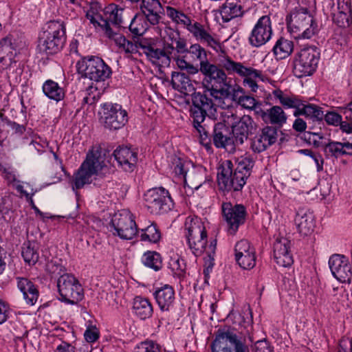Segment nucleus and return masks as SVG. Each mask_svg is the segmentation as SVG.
Segmentation results:
<instances>
[{
    "label": "nucleus",
    "instance_id": "nucleus-5",
    "mask_svg": "<svg viewBox=\"0 0 352 352\" xmlns=\"http://www.w3.org/2000/svg\"><path fill=\"white\" fill-rule=\"evenodd\" d=\"M252 342V338L242 331L239 333L228 327L220 328L214 333L210 352H250L249 346Z\"/></svg>",
    "mask_w": 352,
    "mask_h": 352
},
{
    "label": "nucleus",
    "instance_id": "nucleus-42",
    "mask_svg": "<svg viewBox=\"0 0 352 352\" xmlns=\"http://www.w3.org/2000/svg\"><path fill=\"white\" fill-rule=\"evenodd\" d=\"M187 185L192 189L197 190L206 182L205 169L201 166L194 167L191 166V170L187 177Z\"/></svg>",
    "mask_w": 352,
    "mask_h": 352
},
{
    "label": "nucleus",
    "instance_id": "nucleus-59",
    "mask_svg": "<svg viewBox=\"0 0 352 352\" xmlns=\"http://www.w3.org/2000/svg\"><path fill=\"white\" fill-rule=\"evenodd\" d=\"M172 38L173 40L175 51L179 54H184L188 52V49L186 46V43L184 39L179 37L177 32H172Z\"/></svg>",
    "mask_w": 352,
    "mask_h": 352
},
{
    "label": "nucleus",
    "instance_id": "nucleus-53",
    "mask_svg": "<svg viewBox=\"0 0 352 352\" xmlns=\"http://www.w3.org/2000/svg\"><path fill=\"white\" fill-rule=\"evenodd\" d=\"M173 172L175 175L184 179L185 184H187L186 177L190 172L189 167L191 166L188 162H184L181 159L177 158L173 163Z\"/></svg>",
    "mask_w": 352,
    "mask_h": 352
},
{
    "label": "nucleus",
    "instance_id": "nucleus-38",
    "mask_svg": "<svg viewBox=\"0 0 352 352\" xmlns=\"http://www.w3.org/2000/svg\"><path fill=\"white\" fill-rule=\"evenodd\" d=\"M324 151L327 157L336 158L343 155H352V143L330 142L325 144Z\"/></svg>",
    "mask_w": 352,
    "mask_h": 352
},
{
    "label": "nucleus",
    "instance_id": "nucleus-28",
    "mask_svg": "<svg viewBox=\"0 0 352 352\" xmlns=\"http://www.w3.org/2000/svg\"><path fill=\"white\" fill-rule=\"evenodd\" d=\"M118 164L126 172H133L138 162L137 153L128 147H118L113 153Z\"/></svg>",
    "mask_w": 352,
    "mask_h": 352
},
{
    "label": "nucleus",
    "instance_id": "nucleus-13",
    "mask_svg": "<svg viewBox=\"0 0 352 352\" xmlns=\"http://www.w3.org/2000/svg\"><path fill=\"white\" fill-rule=\"evenodd\" d=\"M320 53L314 46L303 47L293 61V73L297 78L311 75L316 69Z\"/></svg>",
    "mask_w": 352,
    "mask_h": 352
},
{
    "label": "nucleus",
    "instance_id": "nucleus-48",
    "mask_svg": "<svg viewBox=\"0 0 352 352\" xmlns=\"http://www.w3.org/2000/svg\"><path fill=\"white\" fill-rule=\"evenodd\" d=\"M140 232L141 234L139 235V237L142 241L156 243L161 238L160 232L154 223H151L146 228L141 229Z\"/></svg>",
    "mask_w": 352,
    "mask_h": 352
},
{
    "label": "nucleus",
    "instance_id": "nucleus-50",
    "mask_svg": "<svg viewBox=\"0 0 352 352\" xmlns=\"http://www.w3.org/2000/svg\"><path fill=\"white\" fill-rule=\"evenodd\" d=\"M327 8H330L331 14H351L349 1H327Z\"/></svg>",
    "mask_w": 352,
    "mask_h": 352
},
{
    "label": "nucleus",
    "instance_id": "nucleus-22",
    "mask_svg": "<svg viewBox=\"0 0 352 352\" xmlns=\"http://www.w3.org/2000/svg\"><path fill=\"white\" fill-rule=\"evenodd\" d=\"M230 118L233 121H230V117H228L227 122L232 128V132L235 138L234 142L236 145L242 144L247 140L248 133L252 131L254 121L248 115H244L238 119L233 113H232Z\"/></svg>",
    "mask_w": 352,
    "mask_h": 352
},
{
    "label": "nucleus",
    "instance_id": "nucleus-18",
    "mask_svg": "<svg viewBox=\"0 0 352 352\" xmlns=\"http://www.w3.org/2000/svg\"><path fill=\"white\" fill-rule=\"evenodd\" d=\"M222 213L228 225V232L234 234L239 227L243 224L246 217L245 208L241 204L232 205L230 202H224L221 206Z\"/></svg>",
    "mask_w": 352,
    "mask_h": 352
},
{
    "label": "nucleus",
    "instance_id": "nucleus-14",
    "mask_svg": "<svg viewBox=\"0 0 352 352\" xmlns=\"http://www.w3.org/2000/svg\"><path fill=\"white\" fill-rule=\"evenodd\" d=\"M144 203L147 210L154 214L166 213L173 208L168 191L162 187L148 190L144 195Z\"/></svg>",
    "mask_w": 352,
    "mask_h": 352
},
{
    "label": "nucleus",
    "instance_id": "nucleus-47",
    "mask_svg": "<svg viewBox=\"0 0 352 352\" xmlns=\"http://www.w3.org/2000/svg\"><path fill=\"white\" fill-rule=\"evenodd\" d=\"M22 256L25 263L29 265L35 264L38 259V246L35 243L28 241L22 248Z\"/></svg>",
    "mask_w": 352,
    "mask_h": 352
},
{
    "label": "nucleus",
    "instance_id": "nucleus-25",
    "mask_svg": "<svg viewBox=\"0 0 352 352\" xmlns=\"http://www.w3.org/2000/svg\"><path fill=\"white\" fill-rule=\"evenodd\" d=\"M290 243V241L285 237L277 238L274 243L273 256L279 266L288 267L294 263Z\"/></svg>",
    "mask_w": 352,
    "mask_h": 352
},
{
    "label": "nucleus",
    "instance_id": "nucleus-20",
    "mask_svg": "<svg viewBox=\"0 0 352 352\" xmlns=\"http://www.w3.org/2000/svg\"><path fill=\"white\" fill-rule=\"evenodd\" d=\"M333 276L341 283H350L352 279V265L349 259L341 254H333L329 260Z\"/></svg>",
    "mask_w": 352,
    "mask_h": 352
},
{
    "label": "nucleus",
    "instance_id": "nucleus-37",
    "mask_svg": "<svg viewBox=\"0 0 352 352\" xmlns=\"http://www.w3.org/2000/svg\"><path fill=\"white\" fill-rule=\"evenodd\" d=\"M272 94L274 98L278 100L280 104L285 109H294V113H296L300 109L304 102L301 97L287 94L280 89L274 90Z\"/></svg>",
    "mask_w": 352,
    "mask_h": 352
},
{
    "label": "nucleus",
    "instance_id": "nucleus-43",
    "mask_svg": "<svg viewBox=\"0 0 352 352\" xmlns=\"http://www.w3.org/2000/svg\"><path fill=\"white\" fill-rule=\"evenodd\" d=\"M293 50V42L284 38H279L273 47V52L276 58L280 60L288 57Z\"/></svg>",
    "mask_w": 352,
    "mask_h": 352
},
{
    "label": "nucleus",
    "instance_id": "nucleus-52",
    "mask_svg": "<svg viewBox=\"0 0 352 352\" xmlns=\"http://www.w3.org/2000/svg\"><path fill=\"white\" fill-rule=\"evenodd\" d=\"M168 15L177 23L183 24L188 30V28L192 25L190 19L183 12H181L175 8H167Z\"/></svg>",
    "mask_w": 352,
    "mask_h": 352
},
{
    "label": "nucleus",
    "instance_id": "nucleus-6",
    "mask_svg": "<svg viewBox=\"0 0 352 352\" xmlns=\"http://www.w3.org/2000/svg\"><path fill=\"white\" fill-rule=\"evenodd\" d=\"M287 21V28L295 38L309 39L318 32V25L307 8L296 7Z\"/></svg>",
    "mask_w": 352,
    "mask_h": 352
},
{
    "label": "nucleus",
    "instance_id": "nucleus-29",
    "mask_svg": "<svg viewBox=\"0 0 352 352\" xmlns=\"http://www.w3.org/2000/svg\"><path fill=\"white\" fill-rule=\"evenodd\" d=\"M294 222L299 233L305 236L311 234L316 226L313 212L305 208L297 210Z\"/></svg>",
    "mask_w": 352,
    "mask_h": 352
},
{
    "label": "nucleus",
    "instance_id": "nucleus-60",
    "mask_svg": "<svg viewBox=\"0 0 352 352\" xmlns=\"http://www.w3.org/2000/svg\"><path fill=\"white\" fill-rule=\"evenodd\" d=\"M0 171L2 173L4 179L9 184L14 185L18 182V180H16V172L10 167L0 165Z\"/></svg>",
    "mask_w": 352,
    "mask_h": 352
},
{
    "label": "nucleus",
    "instance_id": "nucleus-9",
    "mask_svg": "<svg viewBox=\"0 0 352 352\" xmlns=\"http://www.w3.org/2000/svg\"><path fill=\"white\" fill-rule=\"evenodd\" d=\"M78 72L97 84L105 82L111 74V68L97 56L85 57L76 64Z\"/></svg>",
    "mask_w": 352,
    "mask_h": 352
},
{
    "label": "nucleus",
    "instance_id": "nucleus-56",
    "mask_svg": "<svg viewBox=\"0 0 352 352\" xmlns=\"http://www.w3.org/2000/svg\"><path fill=\"white\" fill-rule=\"evenodd\" d=\"M13 186L19 192L24 195L28 201L33 204L32 196L36 192V190H34L29 184L26 183L25 186H24L18 181Z\"/></svg>",
    "mask_w": 352,
    "mask_h": 352
},
{
    "label": "nucleus",
    "instance_id": "nucleus-23",
    "mask_svg": "<svg viewBox=\"0 0 352 352\" xmlns=\"http://www.w3.org/2000/svg\"><path fill=\"white\" fill-rule=\"evenodd\" d=\"M235 259L238 265L243 270H251L256 265V252L253 246L247 240L237 242L234 248Z\"/></svg>",
    "mask_w": 352,
    "mask_h": 352
},
{
    "label": "nucleus",
    "instance_id": "nucleus-10",
    "mask_svg": "<svg viewBox=\"0 0 352 352\" xmlns=\"http://www.w3.org/2000/svg\"><path fill=\"white\" fill-rule=\"evenodd\" d=\"M102 163L103 161L98 151L88 153L86 160L74 176L73 189H80L85 184H90L93 180V177L97 175L101 170Z\"/></svg>",
    "mask_w": 352,
    "mask_h": 352
},
{
    "label": "nucleus",
    "instance_id": "nucleus-12",
    "mask_svg": "<svg viewBox=\"0 0 352 352\" xmlns=\"http://www.w3.org/2000/svg\"><path fill=\"white\" fill-rule=\"evenodd\" d=\"M170 38L171 43L166 42L164 49L158 48L157 41L152 38H142L138 43H133V45H136L137 50L141 49L148 59L153 63L158 64L160 60H162V63H166L170 61V56L173 58L175 56L174 54L175 50V44L172 37Z\"/></svg>",
    "mask_w": 352,
    "mask_h": 352
},
{
    "label": "nucleus",
    "instance_id": "nucleus-58",
    "mask_svg": "<svg viewBox=\"0 0 352 352\" xmlns=\"http://www.w3.org/2000/svg\"><path fill=\"white\" fill-rule=\"evenodd\" d=\"M94 88L95 89L96 91H103L105 89V87L104 86V84H102V86H101L100 87H97L96 85L94 87L93 84L91 86H89V87L86 90L85 96H83L82 104H91L96 102V95L91 94L92 89Z\"/></svg>",
    "mask_w": 352,
    "mask_h": 352
},
{
    "label": "nucleus",
    "instance_id": "nucleus-36",
    "mask_svg": "<svg viewBox=\"0 0 352 352\" xmlns=\"http://www.w3.org/2000/svg\"><path fill=\"white\" fill-rule=\"evenodd\" d=\"M333 16V20L335 24L338 27L335 30L332 38L338 42H340L344 39L345 30L350 28L352 30V16L351 14H331Z\"/></svg>",
    "mask_w": 352,
    "mask_h": 352
},
{
    "label": "nucleus",
    "instance_id": "nucleus-3",
    "mask_svg": "<svg viewBox=\"0 0 352 352\" xmlns=\"http://www.w3.org/2000/svg\"><path fill=\"white\" fill-rule=\"evenodd\" d=\"M47 268L51 274L59 276L57 288L60 301L74 305L83 299V288L74 275L65 273V270L63 266L52 262L47 264Z\"/></svg>",
    "mask_w": 352,
    "mask_h": 352
},
{
    "label": "nucleus",
    "instance_id": "nucleus-8",
    "mask_svg": "<svg viewBox=\"0 0 352 352\" xmlns=\"http://www.w3.org/2000/svg\"><path fill=\"white\" fill-rule=\"evenodd\" d=\"M219 65L229 74H237L244 78L243 81L244 86L249 87L253 92H256L258 87L254 79H258L262 82L268 80V77L261 70L246 67L242 63L233 60L230 56L224 55L220 56Z\"/></svg>",
    "mask_w": 352,
    "mask_h": 352
},
{
    "label": "nucleus",
    "instance_id": "nucleus-57",
    "mask_svg": "<svg viewBox=\"0 0 352 352\" xmlns=\"http://www.w3.org/2000/svg\"><path fill=\"white\" fill-rule=\"evenodd\" d=\"M134 352H160V346L152 340H146L136 345Z\"/></svg>",
    "mask_w": 352,
    "mask_h": 352
},
{
    "label": "nucleus",
    "instance_id": "nucleus-32",
    "mask_svg": "<svg viewBox=\"0 0 352 352\" xmlns=\"http://www.w3.org/2000/svg\"><path fill=\"white\" fill-rule=\"evenodd\" d=\"M140 10L151 25H157L162 19L164 8L160 1H142Z\"/></svg>",
    "mask_w": 352,
    "mask_h": 352
},
{
    "label": "nucleus",
    "instance_id": "nucleus-49",
    "mask_svg": "<svg viewBox=\"0 0 352 352\" xmlns=\"http://www.w3.org/2000/svg\"><path fill=\"white\" fill-rule=\"evenodd\" d=\"M147 30V23L144 19L138 14H136L131 21L129 30L134 35H142Z\"/></svg>",
    "mask_w": 352,
    "mask_h": 352
},
{
    "label": "nucleus",
    "instance_id": "nucleus-26",
    "mask_svg": "<svg viewBox=\"0 0 352 352\" xmlns=\"http://www.w3.org/2000/svg\"><path fill=\"white\" fill-rule=\"evenodd\" d=\"M276 140L277 130L273 126H266L251 140L250 148L255 153H261L275 143Z\"/></svg>",
    "mask_w": 352,
    "mask_h": 352
},
{
    "label": "nucleus",
    "instance_id": "nucleus-7",
    "mask_svg": "<svg viewBox=\"0 0 352 352\" xmlns=\"http://www.w3.org/2000/svg\"><path fill=\"white\" fill-rule=\"evenodd\" d=\"M65 39V25L63 21H50L39 36V50L47 54H56L62 49Z\"/></svg>",
    "mask_w": 352,
    "mask_h": 352
},
{
    "label": "nucleus",
    "instance_id": "nucleus-55",
    "mask_svg": "<svg viewBox=\"0 0 352 352\" xmlns=\"http://www.w3.org/2000/svg\"><path fill=\"white\" fill-rule=\"evenodd\" d=\"M168 265L173 273L178 276H182L186 269L184 260L177 256L170 258Z\"/></svg>",
    "mask_w": 352,
    "mask_h": 352
},
{
    "label": "nucleus",
    "instance_id": "nucleus-4",
    "mask_svg": "<svg viewBox=\"0 0 352 352\" xmlns=\"http://www.w3.org/2000/svg\"><path fill=\"white\" fill-rule=\"evenodd\" d=\"M184 226L188 247L195 256H198L206 252L210 258L214 254L216 240L211 241L210 245L207 246V232L201 219L197 217H188Z\"/></svg>",
    "mask_w": 352,
    "mask_h": 352
},
{
    "label": "nucleus",
    "instance_id": "nucleus-45",
    "mask_svg": "<svg viewBox=\"0 0 352 352\" xmlns=\"http://www.w3.org/2000/svg\"><path fill=\"white\" fill-rule=\"evenodd\" d=\"M142 263L155 271H159L162 267V260L160 254L155 251H148L142 256Z\"/></svg>",
    "mask_w": 352,
    "mask_h": 352
},
{
    "label": "nucleus",
    "instance_id": "nucleus-1",
    "mask_svg": "<svg viewBox=\"0 0 352 352\" xmlns=\"http://www.w3.org/2000/svg\"><path fill=\"white\" fill-rule=\"evenodd\" d=\"M206 89L204 93L195 92L192 96V107L190 115L192 119L193 126L197 131L200 143L206 148L210 147L211 137L209 122H213L212 117L214 116L217 111V102L214 103L212 97Z\"/></svg>",
    "mask_w": 352,
    "mask_h": 352
},
{
    "label": "nucleus",
    "instance_id": "nucleus-51",
    "mask_svg": "<svg viewBox=\"0 0 352 352\" xmlns=\"http://www.w3.org/2000/svg\"><path fill=\"white\" fill-rule=\"evenodd\" d=\"M188 52L192 56V58L199 61V67L202 64L208 62L206 51L199 44L192 45L188 49Z\"/></svg>",
    "mask_w": 352,
    "mask_h": 352
},
{
    "label": "nucleus",
    "instance_id": "nucleus-19",
    "mask_svg": "<svg viewBox=\"0 0 352 352\" xmlns=\"http://www.w3.org/2000/svg\"><path fill=\"white\" fill-rule=\"evenodd\" d=\"M272 34L270 17L268 15L262 16L251 31L248 38L249 43L253 47H261L271 39Z\"/></svg>",
    "mask_w": 352,
    "mask_h": 352
},
{
    "label": "nucleus",
    "instance_id": "nucleus-2",
    "mask_svg": "<svg viewBox=\"0 0 352 352\" xmlns=\"http://www.w3.org/2000/svg\"><path fill=\"white\" fill-rule=\"evenodd\" d=\"M86 13V17L98 31H102L110 39L115 41L121 51L126 54H131L137 51L136 45L126 38L116 33L110 26V23L104 19L100 14L102 8L99 1H88L87 6L83 8Z\"/></svg>",
    "mask_w": 352,
    "mask_h": 352
},
{
    "label": "nucleus",
    "instance_id": "nucleus-27",
    "mask_svg": "<svg viewBox=\"0 0 352 352\" xmlns=\"http://www.w3.org/2000/svg\"><path fill=\"white\" fill-rule=\"evenodd\" d=\"M16 53V46L12 36H8L0 41V62L5 69L10 70L16 66L17 61L14 60Z\"/></svg>",
    "mask_w": 352,
    "mask_h": 352
},
{
    "label": "nucleus",
    "instance_id": "nucleus-11",
    "mask_svg": "<svg viewBox=\"0 0 352 352\" xmlns=\"http://www.w3.org/2000/svg\"><path fill=\"white\" fill-rule=\"evenodd\" d=\"M247 177L234 169L230 160L223 161L218 168L217 181L219 189L223 191H239L246 183Z\"/></svg>",
    "mask_w": 352,
    "mask_h": 352
},
{
    "label": "nucleus",
    "instance_id": "nucleus-44",
    "mask_svg": "<svg viewBox=\"0 0 352 352\" xmlns=\"http://www.w3.org/2000/svg\"><path fill=\"white\" fill-rule=\"evenodd\" d=\"M220 14L223 22H228L232 19L242 15V8L235 2L226 1L221 8Z\"/></svg>",
    "mask_w": 352,
    "mask_h": 352
},
{
    "label": "nucleus",
    "instance_id": "nucleus-64",
    "mask_svg": "<svg viewBox=\"0 0 352 352\" xmlns=\"http://www.w3.org/2000/svg\"><path fill=\"white\" fill-rule=\"evenodd\" d=\"M239 104L245 109H256V100L253 97L247 96L245 94L243 95V96L241 99V101L239 103Z\"/></svg>",
    "mask_w": 352,
    "mask_h": 352
},
{
    "label": "nucleus",
    "instance_id": "nucleus-62",
    "mask_svg": "<svg viewBox=\"0 0 352 352\" xmlns=\"http://www.w3.org/2000/svg\"><path fill=\"white\" fill-rule=\"evenodd\" d=\"M323 119H324L329 124L338 126L342 121V116L339 113L330 111L327 113L325 115L324 114Z\"/></svg>",
    "mask_w": 352,
    "mask_h": 352
},
{
    "label": "nucleus",
    "instance_id": "nucleus-30",
    "mask_svg": "<svg viewBox=\"0 0 352 352\" xmlns=\"http://www.w3.org/2000/svg\"><path fill=\"white\" fill-rule=\"evenodd\" d=\"M156 302L162 311H169L175 303V290L173 287L165 285L157 288L153 293Z\"/></svg>",
    "mask_w": 352,
    "mask_h": 352
},
{
    "label": "nucleus",
    "instance_id": "nucleus-39",
    "mask_svg": "<svg viewBox=\"0 0 352 352\" xmlns=\"http://www.w3.org/2000/svg\"><path fill=\"white\" fill-rule=\"evenodd\" d=\"M294 116L295 117L304 116L313 122H321L324 118V111L318 105L304 100L300 109L294 113Z\"/></svg>",
    "mask_w": 352,
    "mask_h": 352
},
{
    "label": "nucleus",
    "instance_id": "nucleus-40",
    "mask_svg": "<svg viewBox=\"0 0 352 352\" xmlns=\"http://www.w3.org/2000/svg\"><path fill=\"white\" fill-rule=\"evenodd\" d=\"M133 309L135 315L141 320L149 318L153 313V307L150 300L142 296L135 297Z\"/></svg>",
    "mask_w": 352,
    "mask_h": 352
},
{
    "label": "nucleus",
    "instance_id": "nucleus-16",
    "mask_svg": "<svg viewBox=\"0 0 352 352\" xmlns=\"http://www.w3.org/2000/svg\"><path fill=\"white\" fill-rule=\"evenodd\" d=\"M113 234L122 239L131 240L137 235L138 230L134 217L129 212L117 213L111 220Z\"/></svg>",
    "mask_w": 352,
    "mask_h": 352
},
{
    "label": "nucleus",
    "instance_id": "nucleus-63",
    "mask_svg": "<svg viewBox=\"0 0 352 352\" xmlns=\"http://www.w3.org/2000/svg\"><path fill=\"white\" fill-rule=\"evenodd\" d=\"M253 351L254 352H273V348L265 340H261L256 342Z\"/></svg>",
    "mask_w": 352,
    "mask_h": 352
},
{
    "label": "nucleus",
    "instance_id": "nucleus-21",
    "mask_svg": "<svg viewBox=\"0 0 352 352\" xmlns=\"http://www.w3.org/2000/svg\"><path fill=\"white\" fill-rule=\"evenodd\" d=\"M218 64L219 63L218 62ZM200 72L204 75L203 84L206 89L214 88V85H224L228 80L224 68L212 64L209 61L199 67Z\"/></svg>",
    "mask_w": 352,
    "mask_h": 352
},
{
    "label": "nucleus",
    "instance_id": "nucleus-33",
    "mask_svg": "<svg viewBox=\"0 0 352 352\" xmlns=\"http://www.w3.org/2000/svg\"><path fill=\"white\" fill-rule=\"evenodd\" d=\"M18 289L23 294V298L29 305H34L38 298V291L34 284L28 278L16 277Z\"/></svg>",
    "mask_w": 352,
    "mask_h": 352
},
{
    "label": "nucleus",
    "instance_id": "nucleus-17",
    "mask_svg": "<svg viewBox=\"0 0 352 352\" xmlns=\"http://www.w3.org/2000/svg\"><path fill=\"white\" fill-rule=\"evenodd\" d=\"M102 119L105 128L117 130L124 126L128 122V115L120 104L105 103L102 106Z\"/></svg>",
    "mask_w": 352,
    "mask_h": 352
},
{
    "label": "nucleus",
    "instance_id": "nucleus-34",
    "mask_svg": "<svg viewBox=\"0 0 352 352\" xmlns=\"http://www.w3.org/2000/svg\"><path fill=\"white\" fill-rule=\"evenodd\" d=\"M256 113L262 118L265 122L282 126L287 122V115L280 106L275 105L267 111L261 109L256 111Z\"/></svg>",
    "mask_w": 352,
    "mask_h": 352
},
{
    "label": "nucleus",
    "instance_id": "nucleus-31",
    "mask_svg": "<svg viewBox=\"0 0 352 352\" xmlns=\"http://www.w3.org/2000/svg\"><path fill=\"white\" fill-rule=\"evenodd\" d=\"M208 125L210 128V125H212V140L216 147L227 149L228 146H232L234 141L229 137V131L223 123H215L213 120V122H209Z\"/></svg>",
    "mask_w": 352,
    "mask_h": 352
},
{
    "label": "nucleus",
    "instance_id": "nucleus-15",
    "mask_svg": "<svg viewBox=\"0 0 352 352\" xmlns=\"http://www.w3.org/2000/svg\"><path fill=\"white\" fill-rule=\"evenodd\" d=\"M208 92L221 109L232 107L233 102L239 104L245 94L244 89L239 85L236 84L232 85L227 82L223 87L219 89H208Z\"/></svg>",
    "mask_w": 352,
    "mask_h": 352
},
{
    "label": "nucleus",
    "instance_id": "nucleus-61",
    "mask_svg": "<svg viewBox=\"0 0 352 352\" xmlns=\"http://www.w3.org/2000/svg\"><path fill=\"white\" fill-rule=\"evenodd\" d=\"M47 142L40 137H35L30 144V146L33 147L38 154L44 152L45 148L47 146Z\"/></svg>",
    "mask_w": 352,
    "mask_h": 352
},
{
    "label": "nucleus",
    "instance_id": "nucleus-41",
    "mask_svg": "<svg viewBox=\"0 0 352 352\" xmlns=\"http://www.w3.org/2000/svg\"><path fill=\"white\" fill-rule=\"evenodd\" d=\"M43 91L50 99L59 102L65 98V91L59 85L52 80H47L43 85Z\"/></svg>",
    "mask_w": 352,
    "mask_h": 352
},
{
    "label": "nucleus",
    "instance_id": "nucleus-54",
    "mask_svg": "<svg viewBox=\"0 0 352 352\" xmlns=\"http://www.w3.org/2000/svg\"><path fill=\"white\" fill-rule=\"evenodd\" d=\"M254 164V161L250 156L241 157L238 159V164L235 170L241 172L243 175L245 174V176L249 177Z\"/></svg>",
    "mask_w": 352,
    "mask_h": 352
},
{
    "label": "nucleus",
    "instance_id": "nucleus-24",
    "mask_svg": "<svg viewBox=\"0 0 352 352\" xmlns=\"http://www.w3.org/2000/svg\"><path fill=\"white\" fill-rule=\"evenodd\" d=\"M188 31L197 41L202 43H206L218 53L217 61L219 62V58L222 55L229 56L225 50L222 48L220 43L205 30L201 23L195 22L188 28Z\"/></svg>",
    "mask_w": 352,
    "mask_h": 352
},
{
    "label": "nucleus",
    "instance_id": "nucleus-35",
    "mask_svg": "<svg viewBox=\"0 0 352 352\" xmlns=\"http://www.w3.org/2000/svg\"><path fill=\"white\" fill-rule=\"evenodd\" d=\"M171 84L175 90L185 95L193 94L195 91L194 82L190 77L182 72H173Z\"/></svg>",
    "mask_w": 352,
    "mask_h": 352
},
{
    "label": "nucleus",
    "instance_id": "nucleus-46",
    "mask_svg": "<svg viewBox=\"0 0 352 352\" xmlns=\"http://www.w3.org/2000/svg\"><path fill=\"white\" fill-rule=\"evenodd\" d=\"M104 15L107 16V21L116 25H120L122 23V14L123 9L119 8L115 3H110L103 9Z\"/></svg>",
    "mask_w": 352,
    "mask_h": 352
}]
</instances>
